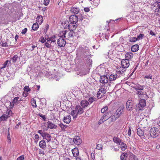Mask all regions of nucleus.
<instances>
[{
  "mask_svg": "<svg viewBox=\"0 0 160 160\" xmlns=\"http://www.w3.org/2000/svg\"><path fill=\"white\" fill-rule=\"evenodd\" d=\"M121 65L122 67H120L117 71V73L121 74L122 76L124 75V72L126 71L125 68L128 67L130 65L129 60L127 59H123L121 62Z\"/></svg>",
  "mask_w": 160,
  "mask_h": 160,
  "instance_id": "f257e3e1",
  "label": "nucleus"
},
{
  "mask_svg": "<svg viewBox=\"0 0 160 160\" xmlns=\"http://www.w3.org/2000/svg\"><path fill=\"white\" fill-rule=\"evenodd\" d=\"M77 54L82 58H88L91 55L89 50L87 47L80 48L78 50Z\"/></svg>",
  "mask_w": 160,
  "mask_h": 160,
  "instance_id": "f03ea898",
  "label": "nucleus"
},
{
  "mask_svg": "<svg viewBox=\"0 0 160 160\" xmlns=\"http://www.w3.org/2000/svg\"><path fill=\"white\" fill-rule=\"evenodd\" d=\"M146 101L145 99L142 98L140 100L139 103L138 104L137 107V109L138 110H142L146 106Z\"/></svg>",
  "mask_w": 160,
  "mask_h": 160,
  "instance_id": "7ed1b4c3",
  "label": "nucleus"
},
{
  "mask_svg": "<svg viewBox=\"0 0 160 160\" xmlns=\"http://www.w3.org/2000/svg\"><path fill=\"white\" fill-rule=\"evenodd\" d=\"M124 106L123 105L120 106L114 113V116L116 118H119L123 112Z\"/></svg>",
  "mask_w": 160,
  "mask_h": 160,
  "instance_id": "20e7f679",
  "label": "nucleus"
},
{
  "mask_svg": "<svg viewBox=\"0 0 160 160\" xmlns=\"http://www.w3.org/2000/svg\"><path fill=\"white\" fill-rule=\"evenodd\" d=\"M133 102L132 99H129L126 103V107L128 111H131L133 109Z\"/></svg>",
  "mask_w": 160,
  "mask_h": 160,
  "instance_id": "39448f33",
  "label": "nucleus"
},
{
  "mask_svg": "<svg viewBox=\"0 0 160 160\" xmlns=\"http://www.w3.org/2000/svg\"><path fill=\"white\" fill-rule=\"evenodd\" d=\"M136 93L137 95L139 98L140 99H142V98H144V99H148V95L146 94V92H144L142 91L141 92H136Z\"/></svg>",
  "mask_w": 160,
  "mask_h": 160,
  "instance_id": "423d86ee",
  "label": "nucleus"
},
{
  "mask_svg": "<svg viewBox=\"0 0 160 160\" xmlns=\"http://www.w3.org/2000/svg\"><path fill=\"white\" fill-rule=\"evenodd\" d=\"M57 44L59 47H64L66 43V41L64 39H62V38H59L57 41Z\"/></svg>",
  "mask_w": 160,
  "mask_h": 160,
  "instance_id": "0eeeda50",
  "label": "nucleus"
},
{
  "mask_svg": "<svg viewBox=\"0 0 160 160\" xmlns=\"http://www.w3.org/2000/svg\"><path fill=\"white\" fill-rule=\"evenodd\" d=\"M106 89L103 88H102L99 89L97 94V98L100 99L102 98V96L106 93Z\"/></svg>",
  "mask_w": 160,
  "mask_h": 160,
  "instance_id": "6e6552de",
  "label": "nucleus"
},
{
  "mask_svg": "<svg viewBox=\"0 0 160 160\" xmlns=\"http://www.w3.org/2000/svg\"><path fill=\"white\" fill-rule=\"evenodd\" d=\"M78 17L75 15H73L70 16L69 18V21L70 22L76 24L78 22Z\"/></svg>",
  "mask_w": 160,
  "mask_h": 160,
  "instance_id": "1a4fd4ad",
  "label": "nucleus"
},
{
  "mask_svg": "<svg viewBox=\"0 0 160 160\" xmlns=\"http://www.w3.org/2000/svg\"><path fill=\"white\" fill-rule=\"evenodd\" d=\"M149 132L151 137L155 138L158 136L157 132L156 131V129L155 128H152L150 130Z\"/></svg>",
  "mask_w": 160,
  "mask_h": 160,
  "instance_id": "9d476101",
  "label": "nucleus"
},
{
  "mask_svg": "<svg viewBox=\"0 0 160 160\" xmlns=\"http://www.w3.org/2000/svg\"><path fill=\"white\" fill-rule=\"evenodd\" d=\"M108 81V78L105 75H102L100 76V82L103 84L107 83Z\"/></svg>",
  "mask_w": 160,
  "mask_h": 160,
  "instance_id": "9b49d317",
  "label": "nucleus"
},
{
  "mask_svg": "<svg viewBox=\"0 0 160 160\" xmlns=\"http://www.w3.org/2000/svg\"><path fill=\"white\" fill-rule=\"evenodd\" d=\"M74 143L77 145L80 144L82 142V140L79 136H75L74 137L73 139Z\"/></svg>",
  "mask_w": 160,
  "mask_h": 160,
  "instance_id": "f8f14e48",
  "label": "nucleus"
},
{
  "mask_svg": "<svg viewBox=\"0 0 160 160\" xmlns=\"http://www.w3.org/2000/svg\"><path fill=\"white\" fill-rule=\"evenodd\" d=\"M70 11L72 13L76 14L80 12V10L79 8L72 7L71 8Z\"/></svg>",
  "mask_w": 160,
  "mask_h": 160,
  "instance_id": "ddd939ff",
  "label": "nucleus"
},
{
  "mask_svg": "<svg viewBox=\"0 0 160 160\" xmlns=\"http://www.w3.org/2000/svg\"><path fill=\"white\" fill-rule=\"evenodd\" d=\"M48 128H49L51 129L57 128V126L53 123L52 122L48 121L47 122Z\"/></svg>",
  "mask_w": 160,
  "mask_h": 160,
  "instance_id": "4468645a",
  "label": "nucleus"
},
{
  "mask_svg": "<svg viewBox=\"0 0 160 160\" xmlns=\"http://www.w3.org/2000/svg\"><path fill=\"white\" fill-rule=\"evenodd\" d=\"M112 114V111H109L105 113L102 117L104 118V120H107L110 118Z\"/></svg>",
  "mask_w": 160,
  "mask_h": 160,
  "instance_id": "2eb2a0df",
  "label": "nucleus"
},
{
  "mask_svg": "<svg viewBox=\"0 0 160 160\" xmlns=\"http://www.w3.org/2000/svg\"><path fill=\"white\" fill-rule=\"evenodd\" d=\"M77 27V25L76 23L70 22L68 25V29L70 31L75 30Z\"/></svg>",
  "mask_w": 160,
  "mask_h": 160,
  "instance_id": "dca6fc26",
  "label": "nucleus"
},
{
  "mask_svg": "<svg viewBox=\"0 0 160 160\" xmlns=\"http://www.w3.org/2000/svg\"><path fill=\"white\" fill-rule=\"evenodd\" d=\"M80 104L82 108H85L88 106L89 103L87 100H83L81 101Z\"/></svg>",
  "mask_w": 160,
  "mask_h": 160,
  "instance_id": "f3484780",
  "label": "nucleus"
},
{
  "mask_svg": "<svg viewBox=\"0 0 160 160\" xmlns=\"http://www.w3.org/2000/svg\"><path fill=\"white\" fill-rule=\"evenodd\" d=\"M83 108L80 105H77L75 107V109L76 110H77V112L78 114H81L84 112Z\"/></svg>",
  "mask_w": 160,
  "mask_h": 160,
  "instance_id": "a211bd4d",
  "label": "nucleus"
},
{
  "mask_svg": "<svg viewBox=\"0 0 160 160\" xmlns=\"http://www.w3.org/2000/svg\"><path fill=\"white\" fill-rule=\"evenodd\" d=\"M42 137L45 138L47 140L48 142H49L51 140V136L47 132H44Z\"/></svg>",
  "mask_w": 160,
  "mask_h": 160,
  "instance_id": "6ab92c4d",
  "label": "nucleus"
},
{
  "mask_svg": "<svg viewBox=\"0 0 160 160\" xmlns=\"http://www.w3.org/2000/svg\"><path fill=\"white\" fill-rule=\"evenodd\" d=\"M63 122L66 123H69L71 121V116L68 115L64 117L63 119Z\"/></svg>",
  "mask_w": 160,
  "mask_h": 160,
  "instance_id": "aec40b11",
  "label": "nucleus"
},
{
  "mask_svg": "<svg viewBox=\"0 0 160 160\" xmlns=\"http://www.w3.org/2000/svg\"><path fill=\"white\" fill-rule=\"evenodd\" d=\"M128 157V153L126 152H122L120 156V160H127Z\"/></svg>",
  "mask_w": 160,
  "mask_h": 160,
  "instance_id": "412c9836",
  "label": "nucleus"
},
{
  "mask_svg": "<svg viewBox=\"0 0 160 160\" xmlns=\"http://www.w3.org/2000/svg\"><path fill=\"white\" fill-rule=\"evenodd\" d=\"M72 151L73 154V155L74 157H77L79 154V152L78 148H76L72 149Z\"/></svg>",
  "mask_w": 160,
  "mask_h": 160,
  "instance_id": "4be33fe9",
  "label": "nucleus"
},
{
  "mask_svg": "<svg viewBox=\"0 0 160 160\" xmlns=\"http://www.w3.org/2000/svg\"><path fill=\"white\" fill-rule=\"evenodd\" d=\"M134 88L136 91V92H141V90H142L144 88L143 86L141 85H138L134 87Z\"/></svg>",
  "mask_w": 160,
  "mask_h": 160,
  "instance_id": "5701e85b",
  "label": "nucleus"
},
{
  "mask_svg": "<svg viewBox=\"0 0 160 160\" xmlns=\"http://www.w3.org/2000/svg\"><path fill=\"white\" fill-rule=\"evenodd\" d=\"M139 49V46L138 44L133 45L131 47V51L133 52L137 51Z\"/></svg>",
  "mask_w": 160,
  "mask_h": 160,
  "instance_id": "b1692460",
  "label": "nucleus"
},
{
  "mask_svg": "<svg viewBox=\"0 0 160 160\" xmlns=\"http://www.w3.org/2000/svg\"><path fill=\"white\" fill-rule=\"evenodd\" d=\"M129 160H138V158L135 155L132 153H130L129 158Z\"/></svg>",
  "mask_w": 160,
  "mask_h": 160,
  "instance_id": "393cba45",
  "label": "nucleus"
},
{
  "mask_svg": "<svg viewBox=\"0 0 160 160\" xmlns=\"http://www.w3.org/2000/svg\"><path fill=\"white\" fill-rule=\"evenodd\" d=\"M67 32L66 30L61 31L59 34V38H62V39L66 38V34Z\"/></svg>",
  "mask_w": 160,
  "mask_h": 160,
  "instance_id": "a878e982",
  "label": "nucleus"
},
{
  "mask_svg": "<svg viewBox=\"0 0 160 160\" xmlns=\"http://www.w3.org/2000/svg\"><path fill=\"white\" fill-rule=\"evenodd\" d=\"M133 54L132 52H127L125 54V59L129 60V59H131L133 57Z\"/></svg>",
  "mask_w": 160,
  "mask_h": 160,
  "instance_id": "bb28decb",
  "label": "nucleus"
},
{
  "mask_svg": "<svg viewBox=\"0 0 160 160\" xmlns=\"http://www.w3.org/2000/svg\"><path fill=\"white\" fill-rule=\"evenodd\" d=\"M117 77V75L116 74L111 75L109 77V80L110 81H114Z\"/></svg>",
  "mask_w": 160,
  "mask_h": 160,
  "instance_id": "cd10ccee",
  "label": "nucleus"
},
{
  "mask_svg": "<svg viewBox=\"0 0 160 160\" xmlns=\"http://www.w3.org/2000/svg\"><path fill=\"white\" fill-rule=\"evenodd\" d=\"M39 146L42 149L45 148L46 146V144L45 141L44 140H42L40 141L39 143Z\"/></svg>",
  "mask_w": 160,
  "mask_h": 160,
  "instance_id": "c85d7f7f",
  "label": "nucleus"
},
{
  "mask_svg": "<svg viewBox=\"0 0 160 160\" xmlns=\"http://www.w3.org/2000/svg\"><path fill=\"white\" fill-rule=\"evenodd\" d=\"M78 114L77 112V110L75 109L72 111L71 112V115H72L73 118H76L77 117L78 115Z\"/></svg>",
  "mask_w": 160,
  "mask_h": 160,
  "instance_id": "c756f323",
  "label": "nucleus"
},
{
  "mask_svg": "<svg viewBox=\"0 0 160 160\" xmlns=\"http://www.w3.org/2000/svg\"><path fill=\"white\" fill-rule=\"evenodd\" d=\"M120 146L122 151H125L127 148L126 144L123 142H121L119 143Z\"/></svg>",
  "mask_w": 160,
  "mask_h": 160,
  "instance_id": "7c9ffc66",
  "label": "nucleus"
},
{
  "mask_svg": "<svg viewBox=\"0 0 160 160\" xmlns=\"http://www.w3.org/2000/svg\"><path fill=\"white\" fill-rule=\"evenodd\" d=\"M8 118V115H7L6 114H3L0 117L1 121H6Z\"/></svg>",
  "mask_w": 160,
  "mask_h": 160,
  "instance_id": "2f4dec72",
  "label": "nucleus"
},
{
  "mask_svg": "<svg viewBox=\"0 0 160 160\" xmlns=\"http://www.w3.org/2000/svg\"><path fill=\"white\" fill-rule=\"evenodd\" d=\"M9 40L7 39L6 41H3L2 44V47H8L10 46V44L9 43Z\"/></svg>",
  "mask_w": 160,
  "mask_h": 160,
  "instance_id": "473e14b6",
  "label": "nucleus"
},
{
  "mask_svg": "<svg viewBox=\"0 0 160 160\" xmlns=\"http://www.w3.org/2000/svg\"><path fill=\"white\" fill-rule=\"evenodd\" d=\"M43 18L41 15L38 16L36 18V21L39 23L41 24L43 22Z\"/></svg>",
  "mask_w": 160,
  "mask_h": 160,
  "instance_id": "72a5a7b5",
  "label": "nucleus"
},
{
  "mask_svg": "<svg viewBox=\"0 0 160 160\" xmlns=\"http://www.w3.org/2000/svg\"><path fill=\"white\" fill-rule=\"evenodd\" d=\"M138 40V38L135 37H130L129 38V41L131 42H134Z\"/></svg>",
  "mask_w": 160,
  "mask_h": 160,
  "instance_id": "f704fd0d",
  "label": "nucleus"
},
{
  "mask_svg": "<svg viewBox=\"0 0 160 160\" xmlns=\"http://www.w3.org/2000/svg\"><path fill=\"white\" fill-rule=\"evenodd\" d=\"M39 28V25L37 22L33 24L32 27V29L34 31L36 30Z\"/></svg>",
  "mask_w": 160,
  "mask_h": 160,
  "instance_id": "c9c22d12",
  "label": "nucleus"
},
{
  "mask_svg": "<svg viewBox=\"0 0 160 160\" xmlns=\"http://www.w3.org/2000/svg\"><path fill=\"white\" fill-rule=\"evenodd\" d=\"M137 133L138 135L140 137L143 136V131L140 128L138 129Z\"/></svg>",
  "mask_w": 160,
  "mask_h": 160,
  "instance_id": "e433bc0d",
  "label": "nucleus"
},
{
  "mask_svg": "<svg viewBox=\"0 0 160 160\" xmlns=\"http://www.w3.org/2000/svg\"><path fill=\"white\" fill-rule=\"evenodd\" d=\"M98 71L100 72H101L102 73L105 72L106 71L105 69L103 67H98Z\"/></svg>",
  "mask_w": 160,
  "mask_h": 160,
  "instance_id": "4c0bfd02",
  "label": "nucleus"
},
{
  "mask_svg": "<svg viewBox=\"0 0 160 160\" xmlns=\"http://www.w3.org/2000/svg\"><path fill=\"white\" fill-rule=\"evenodd\" d=\"M110 118L109 120V121H110L109 123H110L116 120V119H117L118 118H116V117L114 116V115L112 116L111 115Z\"/></svg>",
  "mask_w": 160,
  "mask_h": 160,
  "instance_id": "58836bf2",
  "label": "nucleus"
},
{
  "mask_svg": "<svg viewBox=\"0 0 160 160\" xmlns=\"http://www.w3.org/2000/svg\"><path fill=\"white\" fill-rule=\"evenodd\" d=\"M58 125L61 128L62 131H65L67 127V126L64 125L62 123L59 124Z\"/></svg>",
  "mask_w": 160,
  "mask_h": 160,
  "instance_id": "ea45409f",
  "label": "nucleus"
},
{
  "mask_svg": "<svg viewBox=\"0 0 160 160\" xmlns=\"http://www.w3.org/2000/svg\"><path fill=\"white\" fill-rule=\"evenodd\" d=\"M56 37L55 35H53L50 37V40L51 42V43L52 42H56Z\"/></svg>",
  "mask_w": 160,
  "mask_h": 160,
  "instance_id": "a19ab883",
  "label": "nucleus"
},
{
  "mask_svg": "<svg viewBox=\"0 0 160 160\" xmlns=\"http://www.w3.org/2000/svg\"><path fill=\"white\" fill-rule=\"evenodd\" d=\"M74 34V32L73 31H71L69 32L68 33L67 36V37L68 38H72L73 36V34Z\"/></svg>",
  "mask_w": 160,
  "mask_h": 160,
  "instance_id": "79ce46f5",
  "label": "nucleus"
},
{
  "mask_svg": "<svg viewBox=\"0 0 160 160\" xmlns=\"http://www.w3.org/2000/svg\"><path fill=\"white\" fill-rule=\"evenodd\" d=\"M113 140L114 142L116 143H120L121 142L120 139L119 138L116 137H114L113 138Z\"/></svg>",
  "mask_w": 160,
  "mask_h": 160,
  "instance_id": "37998d69",
  "label": "nucleus"
},
{
  "mask_svg": "<svg viewBox=\"0 0 160 160\" xmlns=\"http://www.w3.org/2000/svg\"><path fill=\"white\" fill-rule=\"evenodd\" d=\"M108 108L107 106H105L101 110V112L102 113H106V112L108 111Z\"/></svg>",
  "mask_w": 160,
  "mask_h": 160,
  "instance_id": "c03bdc74",
  "label": "nucleus"
},
{
  "mask_svg": "<svg viewBox=\"0 0 160 160\" xmlns=\"http://www.w3.org/2000/svg\"><path fill=\"white\" fill-rule=\"evenodd\" d=\"M31 103L32 106L33 107H37L36 104V101L33 98L32 99Z\"/></svg>",
  "mask_w": 160,
  "mask_h": 160,
  "instance_id": "a18cd8bd",
  "label": "nucleus"
},
{
  "mask_svg": "<svg viewBox=\"0 0 160 160\" xmlns=\"http://www.w3.org/2000/svg\"><path fill=\"white\" fill-rule=\"evenodd\" d=\"M18 58V55H15L12 57L11 59L12 60V62L14 63L17 61Z\"/></svg>",
  "mask_w": 160,
  "mask_h": 160,
  "instance_id": "49530a36",
  "label": "nucleus"
},
{
  "mask_svg": "<svg viewBox=\"0 0 160 160\" xmlns=\"http://www.w3.org/2000/svg\"><path fill=\"white\" fill-rule=\"evenodd\" d=\"M99 0H94L92 1V4L95 6H97L99 4Z\"/></svg>",
  "mask_w": 160,
  "mask_h": 160,
  "instance_id": "de8ad7c7",
  "label": "nucleus"
},
{
  "mask_svg": "<svg viewBox=\"0 0 160 160\" xmlns=\"http://www.w3.org/2000/svg\"><path fill=\"white\" fill-rule=\"evenodd\" d=\"M96 98L93 97L89 98L88 101L89 102V104H91L95 100Z\"/></svg>",
  "mask_w": 160,
  "mask_h": 160,
  "instance_id": "09e8293b",
  "label": "nucleus"
},
{
  "mask_svg": "<svg viewBox=\"0 0 160 160\" xmlns=\"http://www.w3.org/2000/svg\"><path fill=\"white\" fill-rule=\"evenodd\" d=\"M19 97H15L13 100V101L14 102L15 104L18 103V102H19Z\"/></svg>",
  "mask_w": 160,
  "mask_h": 160,
  "instance_id": "8fccbe9b",
  "label": "nucleus"
},
{
  "mask_svg": "<svg viewBox=\"0 0 160 160\" xmlns=\"http://www.w3.org/2000/svg\"><path fill=\"white\" fill-rule=\"evenodd\" d=\"M104 118L102 117L101 118L100 120L98 122V124L100 125V124L102 123L104 121H106V120H104Z\"/></svg>",
  "mask_w": 160,
  "mask_h": 160,
  "instance_id": "3c124183",
  "label": "nucleus"
},
{
  "mask_svg": "<svg viewBox=\"0 0 160 160\" xmlns=\"http://www.w3.org/2000/svg\"><path fill=\"white\" fill-rule=\"evenodd\" d=\"M9 62V63H10V61H9L8 60H6L5 62L3 64V67L1 68V69L4 68H5L6 66L7 65L8 63V62Z\"/></svg>",
  "mask_w": 160,
  "mask_h": 160,
  "instance_id": "603ef678",
  "label": "nucleus"
},
{
  "mask_svg": "<svg viewBox=\"0 0 160 160\" xmlns=\"http://www.w3.org/2000/svg\"><path fill=\"white\" fill-rule=\"evenodd\" d=\"M87 62L88 63V65L90 66V65H91L92 64V60L91 59L89 58V57L88 58H87Z\"/></svg>",
  "mask_w": 160,
  "mask_h": 160,
  "instance_id": "864d4df0",
  "label": "nucleus"
},
{
  "mask_svg": "<svg viewBox=\"0 0 160 160\" xmlns=\"http://www.w3.org/2000/svg\"><path fill=\"white\" fill-rule=\"evenodd\" d=\"M102 145L101 144H98L97 145L96 148L98 150H101L102 149Z\"/></svg>",
  "mask_w": 160,
  "mask_h": 160,
  "instance_id": "5fc2aeb1",
  "label": "nucleus"
},
{
  "mask_svg": "<svg viewBox=\"0 0 160 160\" xmlns=\"http://www.w3.org/2000/svg\"><path fill=\"white\" fill-rule=\"evenodd\" d=\"M9 103L10 105L9 107V108H12L14 106V104H15L13 101L12 102H10Z\"/></svg>",
  "mask_w": 160,
  "mask_h": 160,
  "instance_id": "6e6d98bb",
  "label": "nucleus"
},
{
  "mask_svg": "<svg viewBox=\"0 0 160 160\" xmlns=\"http://www.w3.org/2000/svg\"><path fill=\"white\" fill-rule=\"evenodd\" d=\"M24 91L27 92H28L30 91V89L29 88L28 86H26L24 87Z\"/></svg>",
  "mask_w": 160,
  "mask_h": 160,
  "instance_id": "4d7b16f0",
  "label": "nucleus"
},
{
  "mask_svg": "<svg viewBox=\"0 0 160 160\" xmlns=\"http://www.w3.org/2000/svg\"><path fill=\"white\" fill-rule=\"evenodd\" d=\"M45 45L48 48H50L51 47V44H50L48 42H45Z\"/></svg>",
  "mask_w": 160,
  "mask_h": 160,
  "instance_id": "13d9d810",
  "label": "nucleus"
},
{
  "mask_svg": "<svg viewBox=\"0 0 160 160\" xmlns=\"http://www.w3.org/2000/svg\"><path fill=\"white\" fill-rule=\"evenodd\" d=\"M144 78L147 79H152V76L150 74L148 75H146L144 76Z\"/></svg>",
  "mask_w": 160,
  "mask_h": 160,
  "instance_id": "bf43d9fd",
  "label": "nucleus"
},
{
  "mask_svg": "<svg viewBox=\"0 0 160 160\" xmlns=\"http://www.w3.org/2000/svg\"><path fill=\"white\" fill-rule=\"evenodd\" d=\"M7 112L8 113V115H8V117H10L12 115V111L11 110H8L7 111Z\"/></svg>",
  "mask_w": 160,
  "mask_h": 160,
  "instance_id": "052dcab7",
  "label": "nucleus"
},
{
  "mask_svg": "<svg viewBox=\"0 0 160 160\" xmlns=\"http://www.w3.org/2000/svg\"><path fill=\"white\" fill-rule=\"evenodd\" d=\"M86 17V16L82 14L79 18L80 20L82 21L84 19V18Z\"/></svg>",
  "mask_w": 160,
  "mask_h": 160,
  "instance_id": "680f3d73",
  "label": "nucleus"
},
{
  "mask_svg": "<svg viewBox=\"0 0 160 160\" xmlns=\"http://www.w3.org/2000/svg\"><path fill=\"white\" fill-rule=\"evenodd\" d=\"M144 36V34H140L138 36V37L137 38L138 39V40L141 39H142V37Z\"/></svg>",
  "mask_w": 160,
  "mask_h": 160,
  "instance_id": "e2e57ef3",
  "label": "nucleus"
},
{
  "mask_svg": "<svg viewBox=\"0 0 160 160\" xmlns=\"http://www.w3.org/2000/svg\"><path fill=\"white\" fill-rule=\"evenodd\" d=\"M49 2V0H44L43 4L45 5H47Z\"/></svg>",
  "mask_w": 160,
  "mask_h": 160,
  "instance_id": "0e129e2a",
  "label": "nucleus"
},
{
  "mask_svg": "<svg viewBox=\"0 0 160 160\" xmlns=\"http://www.w3.org/2000/svg\"><path fill=\"white\" fill-rule=\"evenodd\" d=\"M24 159L23 156L22 155L18 157L17 160H23Z\"/></svg>",
  "mask_w": 160,
  "mask_h": 160,
  "instance_id": "69168bd1",
  "label": "nucleus"
},
{
  "mask_svg": "<svg viewBox=\"0 0 160 160\" xmlns=\"http://www.w3.org/2000/svg\"><path fill=\"white\" fill-rule=\"evenodd\" d=\"M38 132L41 135L42 137L43 136L44 134V133L42 131V130H39L38 131Z\"/></svg>",
  "mask_w": 160,
  "mask_h": 160,
  "instance_id": "338daca9",
  "label": "nucleus"
},
{
  "mask_svg": "<svg viewBox=\"0 0 160 160\" xmlns=\"http://www.w3.org/2000/svg\"><path fill=\"white\" fill-rule=\"evenodd\" d=\"M27 31V29L26 28H25L22 30V34H25L26 33Z\"/></svg>",
  "mask_w": 160,
  "mask_h": 160,
  "instance_id": "774afa93",
  "label": "nucleus"
}]
</instances>
